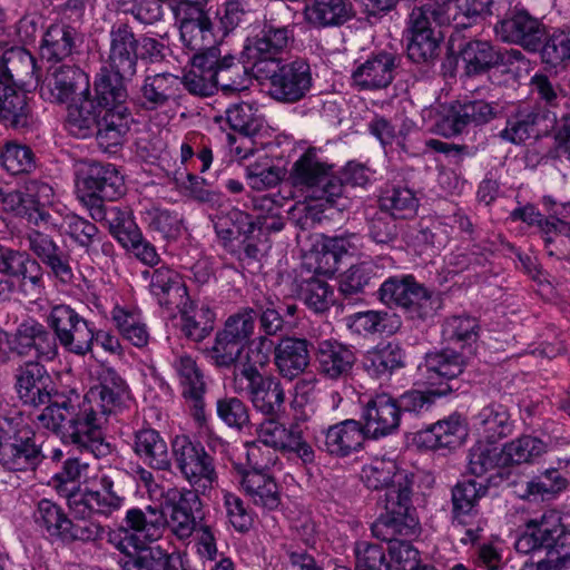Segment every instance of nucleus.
Returning <instances> with one entry per match:
<instances>
[{
	"mask_svg": "<svg viewBox=\"0 0 570 570\" xmlns=\"http://www.w3.org/2000/svg\"><path fill=\"white\" fill-rule=\"evenodd\" d=\"M305 21L314 28L342 26L352 18L347 0H313L303 11Z\"/></svg>",
	"mask_w": 570,
	"mask_h": 570,
	"instance_id": "nucleus-40",
	"label": "nucleus"
},
{
	"mask_svg": "<svg viewBox=\"0 0 570 570\" xmlns=\"http://www.w3.org/2000/svg\"><path fill=\"white\" fill-rule=\"evenodd\" d=\"M293 186L305 190L314 200L333 205L343 195V183L332 173V166L322 161L314 149L306 150L292 166Z\"/></svg>",
	"mask_w": 570,
	"mask_h": 570,
	"instance_id": "nucleus-8",
	"label": "nucleus"
},
{
	"mask_svg": "<svg viewBox=\"0 0 570 570\" xmlns=\"http://www.w3.org/2000/svg\"><path fill=\"white\" fill-rule=\"evenodd\" d=\"M130 402L126 381L110 366L97 371L96 383L89 387L82 401L72 404L67 424V444L96 459L111 452L110 444L102 436V426L108 417L121 412Z\"/></svg>",
	"mask_w": 570,
	"mask_h": 570,
	"instance_id": "nucleus-1",
	"label": "nucleus"
},
{
	"mask_svg": "<svg viewBox=\"0 0 570 570\" xmlns=\"http://www.w3.org/2000/svg\"><path fill=\"white\" fill-rule=\"evenodd\" d=\"M94 89V97L88 91L78 102L68 106L66 127L77 138H87L97 134L105 105L99 101L96 80Z\"/></svg>",
	"mask_w": 570,
	"mask_h": 570,
	"instance_id": "nucleus-31",
	"label": "nucleus"
},
{
	"mask_svg": "<svg viewBox=\"0 0 570 570\" xmlns=\"http://www.w3.org/2000/svg\"><path fill=\"white\" fill-rule=\"evenodd\" d=\"M264 417L256 429L259 443L284 453H294L305 464L314 461V450L305 440L301 428V423L309 419L306 410H303L299 414L295 413L294 421L288 426L277 419L278 415Z\"/></svg>",
	"mask_w": 570,
	"mask_h": 570,
	"instance_id": "nucleus-10",
	"label": "nucleus"
},
{
	"mask_svg": "<svg viewBox=\"0 0 570 570\" xmlns=\"http://www.w3.org/2000/svg\"><path fill=\"white\" fill-rule=\"evenodd\" d=\"M242 487L255 505L274 510L281 504L278 485L267 473L245 472Z\"/></svg>",
	"mask_w": 570,
	"mask_h": 570,
	"instance_id": "nucleus-45",
	"label": "nucleus"
},
{
	"mask_svg": "<svg viewBox=\"0 0 570 570\" xmlns=\"http://www.w3.org/2000/svg\"><path fill=\"white\" fill-rule=\"evenodd\" d=\"M225 114L230 128L247 137L256 135L263 127L262 116L253 104L245 101L233 104Z\"/></svg>",
	"mask_w": 570,
	"mask_h": 570,
	"instance_id": "nucleus-58",
	"label": "nucleus"
},
{
	"mask_svg": "<svg viewBox=\"0 0 570 570\" xmlns=\"http://www.w3.org/2000/svg\"><path fill=\"white\" fill-rule=\"evenodd\" d=\"M77 31L65 23L51 24L43 35L41 53L48 60H63L77 48Z\"/></svg>",
	"mask_w": 570,
	"mask_h": 570,
	"instance_id": "nucleus-46",
	"label": "nucleus"
},
{
	"mask_svg": "<svg viewBox=\"0 0 570 570\" xmlns=\"http://www.w3.org/2000/svg\"><path fill=\"white\" fill-rule=\"evenodd\" d=\"M353 81L362 89L385 88L392 81V56L381 53L366 60L352 75Z\"/></svg>",
	"mask_w": 570,
	"mask_h": 570,
	"instance_id": "nucleus-47",
	"label": "nucleus"
},
{
	"mask_svg": "<svg viewBox=\"0 0 570 570\" xmlns=\"http://www.w3.org/2000/svg\"><path fill=\"white\" fill-rule=\"evenodd\" d=\"M461 60L468 75L487 70L495 60L492 46L487 41H471L461 51Z\"/></svg>",
	"mask_w": 570,
	"mask_h": 570,
	"instance_id": "nucleus-64",
	"label": "nucleus"
},
{
	"mask_svg": "<svg viewBox=\"0 0 570 570\" xmlns=\"http://www.w3.org/2000/svg\"><path fill=\"white\" fill-rule=\"evenodd\" d=\"M109 40L108 66L101 67L97 73V88H126L125 81L131 80L137 71L138 39L132 28L121 22L111 27Z\"/></svg>",
	"mask_w": 570,
	"mask_h": 570,
	"instance_id": "nucleus-6",
	"label": "nucleus"
},
{
	"mask_svg": "<svg viewBox=\"0 0 570 570\" xmlns=\"http://www.w3.org/2000/svg\"><path fill=\"white\" fill-rule=\"evenodd\" d=\"M142 219L150 232L165 239H177L183 230V217L175 210L153 206L142 213Z\"/></svg>",
	"mask_w": 570,
	"mask_h": 570,
	"instance_id": "nucleus-56",
	"label": "nucleus"
},
{
	"mask_svg": "<svg viewBox=\"0 0 570 570\" xmlns=\"http://www.w3.org/2000/svg\"><path fill=\"white\" fill-rule=\"evenodd\" d=\"M22 188L30 208H33V213L29 214V222L37 226L41 223L47 224L50 214L43 207L52 203L53 188L47 181L37 178L26 180Z\"/></svg>",
	"mask_w": 570,
	"mask_h": 570,
	"instance_id": "nucleus-54",
	"label": "nucleus"
},
{
	"mask_svg": "<svg viewBox=\"0 0 570 570\" xmlns=\"http://www.w3.org/2000/svg\"><path fill=\"white\" fill-rule=\"evenodd\" d=\"M362 428L368 439L377 440L392 433V394L376 393L363 406Z\"/></svg>",
	"mask_w": 570,
	"mask_h": 570,
	"instance_id": "nucleus-38",
	"label": "nucleus"
},
{
	"mask_svg": "<svg viewBox=\"0 0 570 570\" xmlns=\"http://www.w3.org/2000/svg\"><path fill=\"white\" fill-rule=\"evenodd\" d=\"M363 247V237L357 233H343L335 236H325L322 242V253L331 256L334 265L328 271L337 269V264L345 256L357 255Z\"/></svg>",
	"mask_w": 570,
	"mask_h": 570,
	"instance_id": "nucleus-60",
	"label": "nucleus"
},
{
	"mask_svg": "<svg viewBox=\"0 0 570 570\" xmlns=\"http://www.w3.org/2000/svg\"><path fill=\"white\" fill-rule=\"evenodd\" d=\"M548 450L544 441L532 435L519 436L501 449L502 466L531 464Z\"/></svg>",
	"mask_w": 570,
	"mask_h": 570,
	"instance_id": "nucleus-48",
	"label": "nucleus"
},
{
	"mask_svg": "<svg viewBox=\"0 0 570 570\" xmlns=\"http://www.w3.org/2000/svg\"><path fill=\"white\" fill-rule=\"evenodd\" d=\"M254 224L247 213L237 208L220 210L214 219L215 232L223 240L224 246H227L240 234L250 233Z\"/></svg>",
	"mask_w": 570,
	"mask_h": 570,
	"instance_id": "nucleus-52",
	"label": "nucleus"
},
{
	"mask_svg": "<svg viewBox=\"0 0 570 570\" xmlns=\"http://www.w3.org/2000/svg\"><path fill=\"white\" fill-rule=\"evenodd\" d=\"M355 360L353 351L335 340L317 342L315 348L317 371L326 379L338 380L347 376Z\"/></svg>",
	"mask_w": 570,
	"mask_h": 570,
	"instance_id": "nucleus-33",
	"label": "nucleus"
},
{
	"mask_svg": "<svg viewBox=\"0 0 570 570\" xmlns=\"http://www.w3.org/2000/svg\"><path fill=\"white\" fill-rule=\"evenodd\" d=\"M466 436V429L458 415L438 421L430 428L406 435V445L417 449L456 448Z\"/></svg>",
	"mask_w": 570,
	"mask_h": 570,
	"instance_id": "nucleus-25",
	"label": "nucleus"
},
{
	"mask_svg": "<svg viewBox=\"0 0 570 570\" xmlns=\"http://www.w3.org/2000/svg\"><path fill=\"white\" fill-rule=\"evenodd\" d=\"M495 443H488L479 439L470 450L469 470L475 476H482L497 466H502L501 450Z\"/></svg>",
	"mask_w": 570,
	"mask_h": 570,
	"instance_id": "nucleus-63",
	"label": "nucleus"
},
{
	"mask_svg": "<svg viewBox=\"0 0 570 570\" xmlns=\"http://www.w3.org/2000/svg\"><path fill=\"white\" fill-rule=\"evenodd\" d=\"M394 303L411 317H425L432 311V299L428 292L415 284L412 277L402 282L394 279Z\"/></svg>",
	"mask_w": 570,
	"mask_h": 570,
	"instance_id": "nucleus-44",
	"label": "nucleus"
},
{
	"mask_svg": "<svg viewBox=\"0 0 570 570\" xmlns=\"http://www.w3.org/2000/svg\"><path fill=\"white\" fill-rule=\"evenodd\" d=\"M472 428L479 439L488 443H497L512 431L507 407L498 403H491L480 410L472 419Z\"/></svg>",
	"mask_w": 570,
	"mask_h": 570,
	"instance_id": "nucleus-39",
	"label": "nucleus"
},
{
	"mask_svg": "<svg viewBox=\"0 0 570 570\" xmlns=\"http://www.w3.org/2000/svg\"><path fill=\"white\" fill-rule=\"evenodd\" d=\"M171 365L181 386L183 396L205 393L204 374L194 357L185 353L178 354L174 357Z\"/></svg>",
	"mask_w": 570,
	"mask_h": 570,
	"instance_id": "nucleus-55",
	"label": "nucleus"
},
{
	"mask_svg": "<svg viewBox=\"0 0 570 570\" xmlns=\"http://www.w3.org/2000/svg\"><path fill=\"white\" fill-rule=\"evenodd\" d=\"M495 116L494 107L487 101L455 102L436 122V132L444 137L460 134L470 122L484 124Z\"/></svg>",
	"mask_w": 570,
	"mask_h": 570,
	"instance_id": "nucleus-27",
	"label": "nucleus"
},
{
	"mask_svg": "<svg viewBox=\"0 0 570 570\" xmlns=\"http://www.w3.org/2000/svg\"><path fill=\"white\" fill-rule=\"evenodd\" d=\"M85 195L82 203L88 209L89 200H116L125 190L124 178L112 164L90 163L82 178Z\"/></svg>",
	"mask_w": 570,
	"mask_h": 570,
	"instance_id": "nucleus-22",
	"label": "nucleus"
},
{
	"mask_svg": "<svg viewBox=\"0 0 570 570\" xmlns=\"http://www.w3.org/2000/svg\"><path fill=\"white\" fill-rule=\"evenodd\" d=\"M308 342L304 338L285 337L275 346L274 363L283 379L294 380L309 364Z\"/></svg>",
	"mask_w": 570,
	"mask_h": 570,
	"instance_id": "nucleus-37",
	"label": "nucleus"
},
{
	"mask_svg": "<svg viewBox=\"0 0 570 570\" xmlns=\"http://www.w3.org/2000/svg\"><path fill=\"white\" fill-rule=\"evenodd\" d=\"M570 480V459L558 460L554 465L527 482L524 493L528 500H550L563 492Z\"/></svg>",
	"mask_w": 570,
	"mask_h": 570,
	"instance_id": "nucleus-34",
	"label": "nucleus"
},
{
	"mask_svg": "<svg viewBox=\"0 0 570 570\" xmlns=\"http://www.w3.org/2000/svg\"><path fill=\"white\" fill-rule=\"evenodd\" d=\"M561 217L550 216L541 225V237L547 253L550 256L564 258L570 255V222L563 212H558Z\"/></svg>",
	"mask_w": 570,
	"mask_h": 570,
	"instance_id": "nucleus-49",
	"label": "nucleus"
},
{
	"mask_svg": "<svg viewBox=\"0 0 570 570\" xmlns=\"http://www.w3.org/2000/svg\"><path fill=\"white\" fill-rule=\"evenodd\" d=\"M244 345L227 336V334L218 331L215 336L214 344L206 351L212 363L222 368L235 367L234 372H238V364L243 361Z\"/></svg>",
	"mask_w": 570,
	"mask_h": 570,
	"instance_id": "nucleus-59",
	"label": "nucleus"
},
{
	"mask_svg": "<svg viewBox=\"0 0 570 570\" xmlns=\"http://www.w3.org/2000/svg\"><path fill=\"white\" fill-rule=\"evenodd\" d=\"M463 367V357L454 351L444 350L428 354L425 376L430 393L433 396H444L450 393L452 391L450 381L459 376Z\"/></svg>",
	"mask_w": 570,
	"mask_h": 570,
	"instance_id": "nucleus-28",
	"label": "nucleus"
},
{
	"mask_svg": "<svg viewBox=\"0 0 570 570\" xmlns=\"http://www.w3.org/2000/svg\"><path fill=\"white\" fill-rule=\"evenodd\" d=\"M111 320L124 340L136 347L148 344L149 332L139 313L116 306L111 312Z\"/></svg>",
	"mask_w": 570,
	"mask_h": 570,
	"instance_id": "nucleus-51",
	"label": "nucleus"
},
{
	"mask_svg": "<svg viewBox=\"0 0 570 570\" xmlns=\"http://www.w3.org/2000/svg\"><path fill=\"white\" fill-rule=\"evenodd\" d=\"M45 288L40 263L24 250L0 244V302H35Z\"/></svg>",
	"mask_w": 570,
	"mask_h": 570,
	"instance_id": "nucleus-3",
	"label": "nucleus"
},
{
	"mask_svg": "<svg viewBox=\"0 0 570 570\" xmlns=\"http://www.w3.org/2000/svg\"><path fill=\"white\" fill-rule=\"evenodd\" d=\"M180 312L181 333L193 342H202L214 328L215 313L206 305H197L189 301L177 306Z\"/></svg>",
	"mask_w": 570,
	"mask_h": 570,
	"instance_id": "nucleus-41",
	"label": "nucleus"
},
{
	"mask_svg": "<svg viewBox=\"0 0 570 570\" xmlns=\"http://www.w3.org/2000/svg\"><path fill=\"white\" fill-rule=\"evenodd\" d=\"M97 91L99 101L105 105L96 134L98 144L105 149L120 146L134 121L126 106L127 88L102 86Z\"/></svg>",
	"mask_w": 570,
	"mask_h": 570,
	"instance_id": "nucleus-11",
	"label": "nucleus"
},
{
	"mask_svg": "<svg viewBox=\"0 0 570 570\" xmlns=\"http://www.w3.org/2000/svg\"><path fill=\"white\" fill-rule=\"evenodd\" d=\"M433 4L449 16V24L453 22L455 28L468 27L470 19L490 9V0H435Z\"/></svg>",
	"mask_w": 570,
	"mask_h": 570,
	"instance_id": "nucleus-53",
	"label": "nucleus"
},
{
	"mask_svg": "<svg viewBox=\"0 0 570 570\" xmlns=\"http://www.w3.org/2000/svg\"><path fill=\"white\" fill-rule=\"evenodd\" d=\"M132 452L154 470L170 468L168 446L163 435L153 428H141L134 432L130 443Z\"/></svg>",
	"mask_w": 570,
	"mask_h": 570,
	"instance_id": "nucleus-35",
	"label": "nucleus"
},
{
	"mask_svg": "<svg viewBox=\"0 0 570 570\" xmlns=\"http://www.w3.org/2000/svg\"><path fill=\"white\" fill-rule=\"evenodd\" d=\"M203 6L184 0H174L173 4L175 18L180 23V40L184 47L191 52L216 45L213 22L203 11Z\"/></svg>",
	"mask_w": 570,
	"mask_h": 570,
	"instance_id": "nucleus-17",
	"label": "nucleus"
},
{
	"mask_svg": "<svg viewBox=\"0 0 570 570\" xmlns=\"http://www.w3.org/2000/svg\"><path fill=\"white\" fill-rule=\"evenodd\" d=\"M11 353L37 361H52L58 355L55 335L40 322L28 318L8 337Z\"/></svg>",
	"mask_w": 570,
	"mask_h": 570,
	"instance_id": "nucleus-16",
	"label": "nucleus"
},
{
	"mask_svg": "<svg viewBox=\"0 0 570 570\" xmlns=\"http://www.w3.org/2000/svg\"><path fill=\"white\" fill-rule=\"evenodd\" d=\"M568 534L570 531L564 529L560 513L549 510L525 523L523 533L515 541V549L525 554L541 548L547 549V552H559L563 538Z\"/></svg>",
	"mask_w": 570,
	"mask_h": 570,
	"instance_id": "nucleus-18",
	"label": "nucleus"
},
{
	"mask_svg": "<svg viewBox=\"0 0 570 570\" xmlns=\"http://www.w3.org/2000/svg\"><path fill=\"white\" fill-rule=\"evenodd\" d=\"M88 91V76L80 68L68 65L55 69L40 87V96L57 104L73 99L78 92L82 96Z\"/></svg>",
	"mask_w": 570,
	"mask_h": 570,
	"instance_id": "nucleus-24",
	"label": "nucleus"
},
{
	"mask_svg": "<svg viewBox=\"0 0 570 570\" xmlns=\"http://www.w3.org/2000/svg\"><path fill=\"white\" fill-rule=\"evenodd\" d=\"M174 497L167 503L169 517L166 528L180 541L188 540L204 521L202 500L197 492L181 488L173 490Z\"/></svg>",
	"mask_w": 570,
	"mask_h": 570,
	"instance_id": "nucleus-20",
	"label": "nucleus"
},
{
	"mask_svg": "<svg viewBox=\"0 0 570 570\" xmlns=\"http://www.w3.org/2000/svg\"><path fill=\"white\" fill-rule=\"evenodd\" d=\"M101 490L94 491L81 487L72 490L62 488V495L76 520H85L94 514L109 515L121 508L125 498L114 490V481L109 476L100 479Z\"/></svg>",
	"mask_w": 570,
	"mask_h": 570,
	"instance_id": "nucleus-15",
	"label": "nucleus"
},
{
	"mask_svg": "<svg viewBox=\"0 0 570 570\" xmlns=\"http://www.w3.org/2000/svg\"><path fill=\"white\" fill-rule=\"evenodd\" d=\"M63 452L59 448L43 453L33 439L22 433L11 420H0V464L10 471L35 470L43 460L59 462Z\"/></svg>",
	"mask_w": 570,
	"mask_h": 570,
	"instance_id": "nucleus-7",
	"label": "nucleus"
},
{
	"mask_svg": "<svg viewBox=\"0 0 570 570\" xmlns=\"http://www.w3.org/2000/svg\"><path fill=\"white\" fill-rule=\"evenodd\" d=\"M234 390L244 394L253 409L263 416L279 415L285 409L286 393L281 380L261 371L234 373Z\"/></svg>",
	"mask_w": 570,
	"mask_h": 570,
	"instance_id": "nucleus-12",
	"label": "nucleus"
},
{
	"mask_svg": "<svg viewBox=\"0 0 570 570\" xmlns=\"http://www.w3.org/2000/svg\"><path fill=\"white\" fill-rule=\"evenodd\" d=\"M181 80L170 72L148 73L139 89L138 104L147 111H155L177 102Z\"/></svg>",
	"mask_w": 570,
	"mask_h": 570,
	"instance_id": "nucleus-26",
	"label": "nucleus"
},
{
	"mask_svg": "<svg viewBox=\"0 0 570 570\" xmlns=\"http://www.w3.org/2000/svg\"><path fill=\"white\" fill-rule=\"evenodd\" d=\"M213 75L216 90L220 87L224 91H238L245 87L246 68L229 52L224 53Z\"/></svg>",
	"mask_w": 570,
	"mask_h": 570,
	"instance_id": "nucleus-62",
	"label": "nucleus"
},
{
	"mask_svg": "<svg viewBox=\"0 0 570 570\" xmlns=\"http://www.w3.org/2000/svg\"><path fill=\"white\" fill-rule=\"evenodd\" d=\"M88 210L92 220L104 224L110 235L122 246L131 238L137 237L140 230L132 213L126 207L108 206L98 200H89Z\"/></svg>",
	"mask_w": 570,
	"mask_h": 570,
	"instance_id": "nucleus-30",
	"label": "nucleus"
},
{
	"mask_svg": "<svg viewBox=\"0 0 570 570\" xmlns=\"http://www.w3.org/2000/svg\"><path fill=\"white\" fill-rule=\"evenodd\" d=\"M299 296L304 304L316 314L327 312L335 302L333 287L326 281L314 276L302 281Z\"/></svg>",
	"mask_w": 570,
	"mask_h": 570,
	"instance_id": "nucleus-57",
	"label": "nucleus"
},
{
	"mask_svg": "<svg viewBox=\"0 0 570 570\" xmlns=\"http://www.w3.org/2000/svg\"><path fill=\"white\" fill-rule=\"evenodd\" d=\"M494 31L502 41L520 45L529 51H537L546 36L543 23L525 11L507 16L495 24Z\"/></svg>",
	"mask_w": 570,
	"mask_h": 570,
	"instance_id": "nucleus-23",
	"label": "nucleus"
},
{
	"mask_svg": "<svg viewBox=\"0 0 570 570\" xmlns=\"http://www.w3.org/2000/svg\"><path fill=\"white\" fill-rule=\"evenodd\" d=\"M60 229L94 261L101 257L110 258L115 254L114 244L107 239L96 224L75 213L63 216Z\"/></svg>",
	"mask_w": 570,
	"mask_h": 570,
	"instance_id": "nucleus-21",
	"label": "nucleus"
},
{
	"mask_svg": "<svg viewBox=\"0 0 570 570\" xmlns=\"http://www.w3.org/2000/svg\"><path fill=\"white\" fill-rule=\"evenodd\" d=\"M0 78L14 88L37 85L40 76L35 57L21 47L7 49L0 56Z\"/></svg>",
	"mask_w": 570,
	"mask_h": 570,
	"instance_id": "nucleus-32",
	"label": "nucleus"
},
{
	"mask_svg": "<svg viewBox=\"0 0 570 570\" xmlns=\"http://www.w3.org/2000/svg\"><path fill=\"white\" fill-rule=\"evenodd\" d=\"M47 322L56 342L69 353L83 356L92 351L94 324L67 304L55 305Z\"/></svg>",
	"mask_w": 570,
	"mask_h": 570,
	"instance_id": "nucleus-13",
	"label": "nucleus"
},
{
	"mask_svg": "<svg viewBox=\"0 0 570 570\" xmlns=\"http://www.w3.org/2000/svg\"><path fill=\"white\" fill-rule=\"evenodd\" d=\"M14 380L17 395L24 405H46L33 420L35 424L55 433L67 444L66 429L72 404L79 401V392L76 389L57 390L49 372L39 362L30 361L19 366Z\"/></svg>",
	"mask_w": 570,
	"mask_h": 570,
	"instance_id": "nucleus-2",
	"label": "nucleus"
},
{
	"mask_svg": "<svg viewBox=\"0 0 570 570\" xmlns=\"http://www.w3.org/2000/svg\"><path fill=\"white\" fill-rule=\"evenodd\" d=\"M0 163L11 175L27 174L36 168V158L31 148L14 141H8L1 147Z\"/></svg>",
	"mask_w": 570,
	"mask_h": 570,
	"instance_id": "nucleus-61",
	"label": "nucleus"
},
{
	"mask_svg": "<svg viewBox=\"0 0 570 570\" xmlns=\"http://www.w3.org/2000/svg\"><path fill=\"white\" fill-rule=\"evenodd\" d=\"M255 77L268 80V95L283 104H295L311 90L313 79L311 67L304 59L274 63L273 67L258 65Z\"/></svg>",
	"mask_w": 570,
	"mask_h": 570,
	"instance_id": "nucleus-9",
	"label": "nucleus"
},
{
	"mask_svg": "<svg viewBox=\"0 0 570 570\" xmlns=\"http://www.w3.org/2000/svg\"><path fill=\"white\" fill-rule=\"evenodd\" d=\"M125 523L127 529L134 531L138 537L153 542L161 538L167 518L160 509L148 505L145 510L129 509L126 512Z\"/></svg>",
	"mask_w": 570,
	"mask_h": 570,
	"instance_id": "nucleus-43",
	"label": "nucleus"
},
{
	"mask_svg": "<svg viewBox=\"0 0 570 570\" xmlns=\"http://www.w3.org/2000/svg\"><path fill=\"white\" fill-rule=\"evenodd\" d=\"M294 41V26L265 22L261 31L246 46L254 60L253 71L256 72L261 63L273 67L274 63L282 62V56L291 49Z\"/></svg>",
	"mask_w": 570,
	"mask_h": 570,
	"instance_id": "nucleus-19",
	"label": "nucleus"
},
{
	"mask_svg": "<svg viewBox=\"0 0 570 570\" xmlns=\"http://www.w3.org/2000/svg\"><path fill=\"white\" fill-rule=\"evenodd\" d=\"M366 439L362 422L347 419L327 429L325 448L330 454L345 458L363 449Z\"/></svg>",
	"mask_w": 570,
	"mask_h": 570,
	"instance_id": "nucleus-36",
	"label": "nucleus"
},
{
	"mask_svg": "<svg viewBox=\"0 0 570 570\" xmlns=\"http://www.w3.org/2000/svg\"><path fill=\"white\" fill-rule=\"evenodd\" d=\"M33 520L37 527L46 532L50 538L62 541L67 527L70 524V518L62 507L49 500L41 499L33 511Z\"/></svg>",
	"mask_w": 570,
	"mask_h": 570,
	"instance_id": "nucleus-50",
	"label": "nucleus"
},
{
	"mask_svg": "<svg viewBox=\"0 0 570 570\" xmlns=\"http://www.w3.org/2000/svg\"><path fill=\"white\" fill-rule=\"evenodd\" d=\"M487 485L478 480H466L456 484L452 492L453 514L456 525L471 523L479 514L478 502L485 495Z\"/></svg>",
	"mask_w": 570,
	"mask_h": 570,
	"instance_id": "nucleus-42",
	"label": "nucleus"
},
{
	"mask_svg": "<svg viewBox=\"0 0 570 570\" xmlns=\"http://www.w3.org/2000/svg\"><path fill=\"white\" fill-rule=\"evenodd\" d=\"M443 26H449V16L442 13L433 2L413 9L410 16L412 36L407 46L409 57L417 62L431 59L443 38L436 27Z\"/></svg>",
	"mask_w": 570,
	"mask_h": 570,
	"instance_id": "nucleus-14",
	"label": "nucleus"
},
{
	"mask_svg": "<svg viewBox=\"0 0 570 570\" xmlns=\"http://www.w3.org/2000/svg\"><path fill=\"white\" fill-rule=\"evenodd\" d=\"M399 482L394 501V570H417L419 552L412 541L421 533V523L412 503V479L404 471H394Z\"/></svg>",
	"mask_w": 570,
	"mask_h": 570,
	"instance_id": "nucleus-4",
	"label": "nucleus"
},
{
	"mask_svg": "<svg viewBox=\"0 0 570 570\" xmlns=\"http://www.w3.org/2000/svg\"><path fill=\"white\" fill-rule=\"evenodd\" d=\"M174 464L191 491L206 495L218 483L215 458L187 435H177L171 442Z\"/></svg>",
	"mask_w": 570,
	"mask_h": 570,
	"instance_id": "nucleus-5",
	"label": "nucleus"
},
{
	"mask_svg": "<svg viewBox=\"0 0 570 570\" xmlns=\"http://www.w3.org/2000/svg\"><path fill=\"white\" fill-rule=\"evenodd\" d=\"M141 276L149 281V293L160 306L173 308L180 306L188 297V291L183 277L168 266H160L153 271L146 269Z\"/></svg>",
	"mask_w": 570,
	"mask_h": 570,
	"instance_id": "nucleus-29",
	"label": "nucleus"
}]
</instances>
